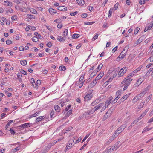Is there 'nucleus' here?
I'll list each match as a JSON object with an SVG mask.
<instances>
[{
    "instance_id": "f257e3e1",
    "label": "nucleus",
    "mask_w": 153,
    "mask_h": 153,
    "mask_svg": "<svg viewBox=\"0 0 153 153\" xmlns=\"http://www.w3.org/2000/svg\"><path fill=\"white\" fill-rule=\"evenodd\" d=\"M132 79L129 76H127L123 80L122 82V84H126L125 86L123 88V91L127 89L128 86L129 84L131 83V82L132 80Z\"/></svg>"
},
{
    "instance_id": "f03ea898",
    "label": "nucleus",
    "mask_w": 153,
    "mask_h": 153,
    "mask_svg": "<svg viewBox=\"0 0 153 153\" xmlns=\"http://www.w3.org/2000/svg\"><path fill=\"white\" fill-rule=\"evenodd\" d=\"M74 143V140L72 139H70L66 146L65 151H66V150H68L69 149L73 146Z\"/></svg>"
},
{
    "instance_id": "7ed1b4c3",
    "label": "nucleus",
    "mask_w": 153,
    "mask_h": 153,
    "mask_svg": "<svg viewBox=\"0 0 153 153\" xmlns=\"http://www.w3.org/2000/svg\"><path fill=\"white\" fill-rule=\"evenodd\" d=\"M127 69V68H123L119 71L118 75L120 77L123 76L124 74L126 72Z\"/></svg>"
},
{
    "instance_id": "20e7f679",
    "label": "nucleus",
    "mask_w": 153,
    "mask_h": 153,
    "mask_svg": "<svg viewBox=\"0 0 153 153\" xmlns=\"http://www.w3.org/2000/svg\"><path fill=\"white\" fill-rule=\"evenodd\" d=\"M111 110H108L104 115L103 118V120H105L107 118H108L109 117H110L111 115Z\"/></svg>"
},
{
    "instance_id": "39448f33",
    "label": "nucleus",
    "mask_w": 153,
    "mask_h": 153,
    "mask_svg": "<svg viewBox=\"0 0 153 153\" xmlns=\"http://www.w3.org/2000/svg\"><path fill=\"white\" fill-rule=\"evenodd\" d=\"M144 78L142 77L139 78L135 84L134 85L135 87H138L144 81Z\"/></svg>"
},
{
    "instance_id": "423d86ee",
    "label": "nucleus",
    "mask_w": 153,
    "mask_h": 153,
    "mask_svg": "<svg viewBox=\"0 0 153 153\" xmlns=\"http://www.w3.org/2000/svg\"><path fill=\"white\" fill-rule=\"evenodd\" d=\"M120 142H117L114 145V146H112L111 148L112 149V150H114V149H117L120 146H121V144H119Z\"/></svg>"
},
{
    "instance_id": "0eeeda50",
    "label": "nucleus",
    "mask_w": 153,
    "mask_h": 153,
    "mask_svg": "<svg viewBox=\"0 0 153 153\" xmlns=\"http://www.w3.org/2000/svg\"><path fill=\"white\" fill-rule=\"evenodd\" d=\"M92 97V95L91 94H88L84 97V100L85 101H87L91 99Z\"/></svg>"
},
{
    "instance_id": "6e6552de",
    "label": "nucleus",
    "mask_w": 153,
    "mask_h": 153,
    "mask_svg": "<svg viewBox=\"0 0 153 153\" xmlns=\"http://www.w3.org/2000/svg\"><path fill=\"white\" fill-rule=\"evenodd\" d=\"M127 126L126 124H124L122 125L120 128H118V131L122 132L124 130Z\"/></svg>"
},
{
    "instance_id": "1a4fd4ad",
    "label": "nucleus",
    "mask_w": 153,
    "mask_h": 153,
    "mask_svg": "<svg viewBox=\"0 0 153 153\" xmlns=\"http://www.w3.org/2000/svg\"><path fill=\"white\" fill-rule=\"evenodd\" d=\"M104 72H100L96 77L95 79L97 81L100 79L104 75Z\"/></svg>"
},
{
    "instance_id": "9d476101",
    "label": "nucleus",
    "mask_w": 153,
    "mask_h": 153,
    "mask_svg": "<svg viewBox=\"0 0 153 153\" xmlns=\"http://www.w3.org/2000/svg\"><path fill=\"white\" fill-rule=\"evenodd\" d=\"M123 52H121L120 55H119L117 59V60L119 61H120V60L123 59V58H124V57L123 56Z\"/></svg>"
},
{
    "instance_id": "9b49d317",
    "label": "nucleus",
    "mask_w": 153,
    "mask_h": 153,
    "mask_svg": "<svg viewBox=\"0 0 153 153\" xmlns=\"http://www.w3.org/2000/svg\"><path fill=\"white\" fill-rule=\"evenodd\" d=\"M103 103H101L97 105V106H95L94 108V111L98 110L101 107L103 106Z\"/></svg>"
},
{
    "instance_id": "f8f14e48",
    "label": "nucleus",
    "mask_w": 153,
    "mask_h": 153,
    "mask_svg": "<svg viewBox=\"0 0 153 153\" xmlns=\"http://www.w3.org/2000/svg\"><path fill=\"white\" fill-rule=\"evenodd\" d=\"M31 125V123H25L21 125H20V127L21 128H25L28 127V126L30 127Z\"/></svg>"
},
{
    "instance_id": "ddd939ff",
    "label": "nucleus",
    "mask_w": 153,
    "mask_h": 153,
    "mask_svg": "<svg viewBox=\"0 0 153 153\" xmlns=\"http://www.w3.org/2000/svg\"><path fill=\"white\" fill-rule=\"evenodd\" d=\"M58 10L62 11H65L67 10V8L63 6H59L58 7Z\"/></svg>"
},
{
    "instance_id": "4468645a",
    "label": "nucleus",
    "mask_w": 153,
    "mask_h": 153,
    "mask_svg": "<svg viewBox=\"0 0 153 153\" xmlns=\"http://www.w3.org/2000/svg\"><path fill=\"white\" fill-rule=\"evenodd\" d=\"M130 94V93L127 94L123 97L120 99L121 101L122 102L124 101L128 98V97H129Z\"/></svg>"
},
{
    "instance_id": "2eb2a0df",
    "label": "nucleus",
    "mask_w": 153,
    "mask_h": 153,
    "mask_svg": "<svg viewBox=\"0 0 153 153\" xmlns=\"http://www.w3.org/2000/svg\"><path fill=\"white\" fill-rule=\"evenodd\" d=\"M48 10L50 13L51 14H53L54 13H56V10L51 8H49Z\"/></svg>"
},
{
    "instance_id": "dca6fc26",
    "label": "nucleus",
    "mask_w": 153,
    "mask_h": 153,
    "mask_svg": "<svg viewBox=\"0 0 153 153\" xmlns=\"http://www.w3.org/2000/svg\"><path fill=\"white\" fill-rule=\"evenodd\" d=\"M3 4L4 5L7 6H10L11 5V6H12V2H10L9 1H4V2Z\"/></svg>"
},
{
    "instance_id": "f3484780",
    "label": "nucleus",
    "mask_w": 153,
    "mask_h": 153,
    "mask_svg": "<svg viewBox=\"0 0 153 153\" xmlns=\"http://www.w3.org/2000/svg\"><path fill=\"white\" fill-rule=\"evenodd\" d=\"M144 39V37L143 36H141L137 40V43H136V45H137L139 44Z\"/></svg>"
},
{
    "instance_id": "a211bd4d",
    "label": "nucleus",
    "mask_w": 153,
    "mask_h": 153,
    "mask_svg": "<svg viewBox=\"0 0 153 153\" xmlns=\"http://www.w3.org/2000/svg\"><path fill=\"white\" fill-rule=\"evenodd\" d=\"M55 110L57 112H59L60 110V107L57 105H56L54 106Z\"/></svg>"
},
{
    "instance_id": "6ab92c4d",
    "label": "nucleus",
    "mask_w": 153,
    "mask_h": 153,
    "mask_svg": "<svg viewBox=\"0 0 153 153\" xmlns=\"http://www.w3.org/2000/svg\"><path fill=\"white\" fill-rule=\"evenodd\" d=\"M45 118V117L44 116L39 117L36 118V120L37 122H39L41 121L42 120L44 119Z\"/></svg>"
},
{
    "instance_id": "aec40b11",
    "label": "nucleus",
    "mask_w": 153,
    "mask_h": 153,
    "mask_svg": "<svg viewBox=\"0 0 153 153\" xmlns=\"http://www.w3.org/2000/svg\"><path fill=\"white\" fill-rule=\"evenodd\" d=\"M57 39L58 40L61 42H64L65 41L63 38L61 36H58L57 38Z\"/></svg>"
},
{
    "instance_id": "412c9836",
    "label": "nucleus",
    "mask_w": 153,
    "mask_h": 153,
    "mask_svg": "<svg viewBox=\"0 0 153 153\" xmlns=\"http://www.w3.org/2000/svg\"><path fill=\"white\" fill-rule=\"evenodd\" d=\"M77 3L81 5H82L85 3L84 1L83 0H76Z\"/></svg>"
},
{
    "instance_id": "4be33fe9",
    "label": "nucleus",
    "mask_w": 153,
    "mask_h": 153,
    "mask_svg": "<svg viewBox=\"0 0 153 153\" xmlns=\"http://www.w3.org/2000/svg\"><path fill=\"white\" fill-rule=\"evenodd\" d=\"M30 11L31 13L33 14H36L37 13V12L36 10L33 8H30Z\"/></svg>"
},
{
    "instance_id": "5701e85b",
    "label": "nucleus",
    "mask_w": 153,
    "mask_h": 153,
    "mask_svg": "<svg viewBox=\"0 0 153 153\" xmlns=\"http://www.w3.org/2000/svg\"><path fill=\"white\" fill-rule=\"evenodd\" d=\"M20 62L22 65L25 66L27 64V62L26 60H21Z\"/></svg>"
},
{
    "instance_id": "b1692460",
    "label": "nucleus",
    "mask_w": 153,
    "mask_h": 153,
    "mask_svg": "<svg viewBox=\"0 0 153 153\" xmlns=\"http://www.w3.org/2000/svg\"><path fill=\"white\" fill-rule=\"evenodd\" d=\"M103 66V65L102 63H101L97 67V72L99 71L102 68V67Z\"/></svg>"
},
{
    "instance_id": "393cba45",
    "label": "nucleus",
    "mask_w": 153,
    "mask_h": 153,
    "mask_svg": "<svg viewBox=\"0 0 153 153\" xmlns=\"http://www.w3.org/2000/svg\"><path fill=\"white\" fill-rule=\"evenodd\" d=\"M97 71H94L93 72L91 73L90 74V77L91 78L93 77L97 74Z\"/></svg>"
},
{
    "instance_id": "a878e982",
    "label": "nucleus",
    "mask_w": 153,
    "mask_h": 153,
    "mask_svg": "<svg viewBox=\"0 0 153 153\" xmlns=\"http://www.w3.org/2000/svg\"><path fill=\"white\" fill-rule=\"evenodd\" d=\"M79 35L78 34L74 33L73 34L72 38L73 39H76L79 38Z\"/></svg>"
},
{
    "instance_id": "bb28decb",
    "label": "nucleus",
    "mask_w": 153,
    "mask_h": 153,
    "mask_svg": "<svg viewBox=\"0 0 153 153\" xmlns=\"http://www.w3.org/2000/svg\"><path fill=\"white\" fill-rule=\"evenodd\" d=\"M39 113V112H36V113H35L33 114L32 115H30V117L29 118H32V117H36V116H38V114Z\"/></svg>"
},
{
    "instance_id": "cd10ccee",
    "label": "nucleus",
    "mask_w": 153,
    "mask_h": 153,
    "mask_svg": "<svg viewBox=\"0 0 153 153\" xmlns=\"http://www.w3.org/2000/svg\"><path fill=\"white\" fill-rule=\"evenodd\" d=\"M139 100V98L137 97L136 96L132 100V102L134 103H135L137 101Z\"/></svg>"
},
{
    "instance_id": "c85d7f7f",
    "label": "nucleus",
    "mask_w": 153,
    "mask_h": 153,
    "mask_svg": "<svg viewBox=\"0 0 153 153\" xmlns=\"http://www.w3.org/2000/svg\"><path fill=\"white\" fill-rule=\"evenodd\" d=\"M152 128H144V129L143 130V131H142V133H143L144 132H146L147 131H148L151 129H152Z\"/></svg>"
},
{
    "instance_id": "c756f323",
    "label": "nucleus",
    "mask_w": 153,
    "mask_h": 153,
    "mask_svg": "<svg viewBox=\"0 0 153 153\" xmlns=\"http://www.w3.org/2000/svg\"><path fill=\"white\" fill-rule=\"evenodd\" d=\"M111 103V101L107 100L105 102V105L107 107H108V106Z\"/></svg>"
},
{
    "instance_id": "7c9ffc66",
    "label": "nucleus",
    "mask_w": 153,
    "mask_h": 153,
    "mask_svg": "<svg viewBox=\"0 0 153 153\" xmlns=\"http://www.w3.org/2000/svg\"><path fill=\"white\" fill-rule=\"evenodd\" d=\"M59 69L61 71H62L63 70V71L65 70H66V67L65 66L62 65V66H60L59 67Z\"/></svg>"
},
{
    "instance_id": "2f4dec72",
    "label": "nucleus",
    "mask_w": 153,
    "mask_h": 153,
    "mask_svg": "<svg viewBox=\"0 0 153 153\" xmlns=\"http://www.w3.org/2000/svg\"><path fill=\"white\" fill-rule=\"evenodd\" d=\"M72 110L71 109L69 110V111L66 114V117H68L69 116L72 114Z\"/></svg>"
},
{
    "instance_id": "473e14b6",
    "label": "nucleus",
    "mask_w": 153,
    "mask_h": 153,
    "mask_svg": "<svg viewBox=\"0 0 153 153\" xmlns=\"http://www.w3.org/2000/svg\"><path fill=\"white\" fill-rule=\"evenodd\" d=\"M91 133H89L88 134H87V135H86V136L83 139L82 141V143H83L84 142L86 139L87 138L90 136V135L91 134Z\"/></svg>"
},
{
    "instance_id": "72a5a7b5",
    "label": "nucleus",
    "mask_w": 153,
    "mask_h": 153,
    "mask_svg": "<svg viewBox=\"0 0 153 153\" xmlns=\"http://www.w3.org/2000/svg\"><path fill=\"white\" fill-rule=\"evenodd\" d=\"M27 18L29 19H35V18L33 16L30 14H27Z\"/></svg>"
},
{
    "instance_id": "f704fd0d",
    "label": "nucleus",
    "mask_w": 153,
    "mask_h": 153,
    "mask_svg": "<svg viewBox=\"0 0 153 153\" xmlns=\"http://www.w3.org/2000/svg\"><path fill=\"white\" fill-rule=\"evenodd\" d=\"M145 102H141L140 103V105H139L138 108L139 109H141L142 108L144 105V103Z\"/></svg>"
},
{
    "instance_id": "c9c22d12",
    "label": "nucleus",
    "mask_w": 153,
    "mask_h": 153,
    "mask_svg": "<svg viewBox=\"0 0 153 153\" xmlns=\"http://www.w3.org/2000/svg\"><path fill=\"white\" fill-rule=\"evenodd\" d=\"M84 78V75H82L81 76V77L79 79V81L80 82H82V83L84 82L85 81H83Z\"/></svg>"
},
{
    "instance_id": "e433bc0d",
    "label": "nucleus",
    "mask_w": 153,
    "mask_h": 153,
    "mask_svg": "<svg viewBox=\"0 0 153 153\" xmlns=\"http://www.w3.org/2000/svg\"><path fill=\"white\" fill-rule=\"evenodd\" d=\"M41 82L40 80H37V82H36V83L35 84V86H36V87L38 85H39L40 84Z\"/></svg>"
},
{
    "instance_id": "4c0bfd02",
    "label": "nucleus",
    "mask_w": 153,
    "mask_h": 153,
    "mask_svg": "<svg viewBox=\"0 0 153 153\" xmlns=\"http://www.w3.org/2000/svg\"><path fill=\"white\" fill-rule=\"evenodd\" d=\"M35 35L36 36V37H38V38H40L41 37V35L39 33H38L37 32H35L34 33Z\"/></svg>"
},
{
    "instance_id": "58836bf2",
    "label": "nucleus",
    "mask_w": 153,
    "mask_h": 153,
    "mask_svg": "<svg viewBox=\"0 0 153 153\" xmlns=\"http://www.w3.org/2000/svg\"><path fill=\"white\" fill-rule=\"evenodd\" d=\"M94 22H84V24L85 25H92L93 23H94Z\"/></svg>"
},
{
    "instance_id": "ea45409f",
    "label": "nucleus",
    "mask_w": 153,
    "mask_h": 153,
    "mask_svg": "<svg viewBox=\"0 0 153 153\" xmlns=\"http://www.w3.org/2000/svg\"><path fill=\"white\" fill-rule=\"evenodd\" d=\"M32 40L34 42H36L38 41V37H37L34 36L32 38Z\"/></svg>"
},
{
    "instance_id": "a19ab883",
    "label": "nucleus",
    "mask_w": 153,
    "mask_h": 153,
    "mask_svg": "<svg viewBox=\"0 0 153 153\" xmlns=\"http://www.w3.org/2000/svg\"><path fill=\"white\" fill-rule=\"evenodd\" d=\"M68 31L67 29H65L64 32V37L67 36V34L68 33Z\"/></svg>"
},
{
    "instance_id": "79ce46f5",
    "label": "nucleus",
    "mask_w": 153,
    "mask_h": 153,
    "mask_svg": "<svg viewBox=\"0 0 153 153\" xmlns=\"http://www.w3.org/2000/svg\"><path fill=\"white\" fill-rule=\"evenodd\" d=\"M118 97H116V98L111 102V104H113L116 102L118 99Z\"/></svg>"
},
{
    "instance_id": "37998d69",
    "label": "nucleus",
    "mask_w": 153,
    "mask_h": 153,
    "mask_svg": "<svg viewBox=\"0 0 153 153\" xmlns=\"http://www.w3.org/2000/svg\"><path fill=\"white\" fill-rule=\"evenodd\" d=\"M152 97V95H149L146 99V101H147V103L150 100Z\"/></svg>"
},
{
    "instance_id": "c03bdc74",
    "label": "nucleus",
    "mask_w": 153,
    "mask_h": 153,
    "mask_svg": "<svg viewBox=\"0 0 153 153\" xmlns=\"http://www.w3.org/2000/svg\"><path fill=\"white\" fill-rule=\"evenodd\" d=\"M140 30V28L139 27H137L134 30V33L135 34H136Z\"/></svg>"
},
{
    "instance_id": "a18cd8bd",
    "label": "nucleus",
    "mask_w": 153,
    "mask_h": 153,
    "mask_svg": "<svg viewBox=\"0 0 153 153\" xmlns=\"http://www.w3.org/2000/svg\"><path fill=\"white\" fill-rule=\"evenodd\" d=\"M113 10V8L110 9L109 10V14L108 15V17H110L111 16V15L112 12Z\"/></svg>"
},
{
    "instance_id": "49530a36",
    "label": "nucleus",
    "mask_w": 153,
    "mask_h": 153,
    "mask_svg": "<svg viewBox=\"0 0 153 153\" xmlns=\"http://www.w3.org/2000/svg\"><path fill=\"white\" fill-rule=\"evenodd\" d=\"M97 80H96V79H95V80H94L91 84L93 86H94L96 84L97 82Z\"/></svg>"
},
{
    "instance_id": "de8ad7c7",
    "label": "nucleus",
    "mask_w": 153,
    "mask_h": 153,
    "mask_svg": "<svg viewBox=\"0 0 153 153\" xmlns=\"http://www.w3.org/2000/svg\"><path fill=\"white\" fill-rule=\"evenodd\" d=\"M20 72L22 73V74H23L25 75H27V73L26 71H25L24 70H22V69H21L20 71Z\"/></svg>"
},
{
    "instance_id": "09e8293b",
    "label": "nucleus",
    "mask_w": 153,
    "mask_h": 153,
    "mask_svg": "<svg viewBox=\"0 0 153 153\" xmlns=\"http://www.w3.org/2000/svg\"><path fill=\"white\" fill-rule=\"evenodd\" d=\"M31 83L32 84V85L35 88H36V86H35L34 85V84H33V83H35L34 79L33 78H32L31 79Z\"/></svg>"
},
{
    "instance_id": "8fccbe9b",
    "label": "nucleus",
    "mask_w": 153,
    "mask_h": 153,
    "mask_svg": "<svg viewBox=\"0 0 153 153\" xmlns=\"http://www.w3.org/2000/svg\"><path fill=\"white\" fill-rule=\"evenodd\" d=\"M117 131H115V132L112 135V137L114 138L116 137L118 135L117 134Z\"/></svg>"
},
{
    "instance_id": "3c124183",
    "label": "nucleus",
    "mask_w": 153,
    "mask_h": 153,
    "mask_svg": "<svg viewBox=\"0 0 153 153\" xmlns=\"http://www.w3.org/2000/svg\"><path fill=\"white\" fill-rule=\"evenodd\" d=\"M12 43V41L9 39H8L6 41V44L7 45H10Z\"/></svg>"
},
{
    "instance_id": "603ef678",
    "label": "nucleus",
    "mask_w": 153,
    "mask_h": 153,
    "mask_svg": "<svg viewBox=\"0 0 153 153\" xmlns=\"http://www.w3.org/2000/svg\"><path fill=\"white\" fill-rule=\"evenodd\" d=\"M71 107V105H68V106L66 107L65 110V111H68L69 109H70Z\"/></svg>"
},
{
    "instance_id": "864d4df0",
    "label": "nucleus",
    "mask_w": 153,
    "mask_h": 153,
    "mask_svg": "<svg viewBox=\"0 0 153 153\" xmlns=\"http://www.w3.org/2000/svg\"><path fill=\"white\" fill-rule=\"evenodd\" d=\"M54 111L52 110L50 113V117L51 118L53 117L54 114Z\"/></svg>"
},
{
    "instance_id": "5fc2aeb1",
    "label": "nucleus",
    "mask_w": 153,
    "mask_h": 153,
    "mask_svg": "<svg viewBox=\"0 0 153 153\" xmlns=\"http://www.w3.org/2000/svg\"><path fill=\"white\" fill-rule=\"evenodd\" d=\"M20 10L21 11L24 12H26L27 11V9L26 8H21L20 9Z\"/></svg>"
},
{
    "instance_id": "6e6d98bb",
    "label": "nucleus",
    "mask_w": 153,
    "mask_h": 153,
    "mask_svg": "<svg viewBox=\"0 0 153 153\" xmlns=\"http://www.w3.org/2000/svg\"><path fill=\"white\" fill-rule=\"evenodd\" d=\"M146 115V114H145V113L143 112L141 114L140 116L139 117V119L140 120L141 119Z\"/></svg>"
},
{
    "instance_id": "4d7b16f0",
    "label": "nucleus",
    "mask_w": 153,
    "mask_h": 153,
    "mask_svg": "<svg viewBox=\"0 0 153 153\" xmlns=\"http://www.w3.org/2000/svg\"><path fill=\"white\" fill-rule=\"evenodd\" d=\"M129 48V47L128 46H126L124 48L123 51L127 52V51H128V49Z\"/></svg>"
},
{
    "instance_id": "13d9d810",
    "label": "nucleus",
    "mask_w": 153,
    "mask_h": 153,
    "mask_svg": "<svg viewBox=\"0 0 153 153\" xmlns=\"http://www.w3.org/2000/svg\"><path fill=\"white\" fill-rule=\"evenodd\" d=\"M151 66L153 67V64L152 63H149L148 65H147V66H146V68H148L150 67Z\"/></svg>"
},
{
    "instance_id": "bf43d9fd",
    "label": "nucleus",
    "mask_w": 153,
    "mask_h": 153,
    "mask_svg": "<svg viewBox=\"0 0 153 153\" xmlns=\"http://www.w3.org/2000/svg\"><path fill=\"white\" fill-rule=\"evenodd\" d=\"M98 36V34H97L96 35L94 36L92 39L93 40H96Z\"/></svg>"
},
{
    "instance_id": "052dcab7",
    "label": "nucleus",
    "mask_w": 153,
    "mask_h": 153,
    "mask_svg": "<svg viewBox=\"0 0 153 153\" xmlns=\"http://www.w3.org/2000/svg\"><path fill=\"white\" fill-rule=\"evenodd\" d=\"M137 97H138L139 99H140V98L142 97L143 96V95L141 93H140V94H137Z\"/></svg>"
},
{
    "instance_id": "680f3d73",
    "label": "nucleus",
    "mask_w": 153,
    "mask_h": 153,
    "mask_svg": "<svg viewBox=\"0 0 153 153\" xmlns=\"http://www.w3.org/2000/svg\"><path fill=\"white\" fill-rule=\"evenodd\" d=\"M145 0H140L139 3L140 4H144Z\"/></svg>"
},
{
    "instance_id": "e2e57ef3",
    "label": "nucleus",
    "mask_w": 153,
    "mask_h": 153,
    "mask_svg": "<svg viewBox=\"0 0 153 153\" xmlns=\"http://www.w3.org/2000/svg\"><path fill=\"white\" fill-rule=\"evenodd\" d=\"M141 69V68L139 67L135 70L133 72L134 73H136L138 71H139Z\"/></svg>"
},
{
    "instance_id": "0e129e2a",
    "label": "nucleus",
    "mask_w": 153,
    "mask_h": 153,
    "mask_svg": "<svg viewBox=\"0 0 153 153\" xmlns=\"http://www.w3.org/2000/svg\"><path fill=\"white\" fill-rule=\"evenodd\" d=\"M10 128V133L13 135L15 133V131L11 129Z\"/></svg>"
},
{
    "instance_id": "69168bd1",
    "label": "nucleus",
    "mask_w": 153,
    "mask_h": 153,
    "mask_svg": "<svg viewBox=\"0 0 153 153\" xmlns=\"http://www.w3.org/2000/svg\"><path fill=\"white\" fill-rule=\"evenodd\" d=\"M118 5H119V4L118 3H116L115 4V5L114 6V7L115 8V10H116L117 9V8H118Z\"/></svg>"
},
{
    "instance_id": "338daca9",
    "label": "nucleus",
    "mask_w": 153,
    "mask_h": 153,
    "mask_svg": "<svg viewBox=\"0 0 153 153\" xmlns=\"http://www.w3.org/2000/svg\"><path fill=\"white\" fill-rule=\"evenodd\" d=\"M139 120H140L139 119V118L137 119L136 120L133 121V124H135L137 122H138V121H139Z\"/></svg>"
},
{
    "instance_id": "774afa93",
    "label": "nucleus",
    "mask_w": 153,
    "mask_h": 153,
    "mask_svg": "<svg viewBox=\"0 0 153 153\" xmlns=\"http://www.w3.org/2000/svg\"><path fill=\"white\" fill-rule=\"evenodd\" d=\"M63 26V25L62 24H59L57 25V27L59 28H61Z\"/></svg>"
}]
</instances>
